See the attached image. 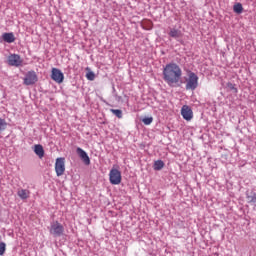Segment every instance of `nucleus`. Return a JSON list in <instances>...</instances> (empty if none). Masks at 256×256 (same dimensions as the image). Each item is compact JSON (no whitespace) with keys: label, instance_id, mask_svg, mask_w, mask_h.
I'll use <instances>...</instances> for the list:
<instances>
[{"label":"nucleus","instance_id":"obj_15","mask_svg":"<svg viewBox=\"0 0 256 256\" xmlns=\"http://www.w3.org/2000/svg\"><path fill=\"white\" fill-rule=\"evenodd\" d=\"M163 167H165V163L163 162V160H157L154 162V170L155 171H161V169H163Z\"/></svg>","mask_w":256,"mask_h":256},{"label":"nucleus","instance_id":"obj_18","mask_svg":"<svg viewBox=\"0 0 256 256\" xmlns=\"http://www.w3.org/2000/svg\"><path fill=\"white\" fill-rule=\"evenodd\" d=\"M234 13L241 14L243 13V5L241 3H237L233 7Z\"/></svg>","mask_w":256,"mask_h":256},{"label":"nucleus","instance_id":"obj_20","mask_svg":"<svg viewBox=\"0 0 256 256\" xmlns=\"http://www.w3.org/2000/svg\"><path fill=\"white\" fill-rule=\"evenodd\" d=\"M6 249H7V245L4 242H0V256L5 255Z\"/></svg>","mask_w":256,"mask_h":256},{"label":"nucleus","instance_id":"obj_19","mask_svg":"<svg viewBox=\"0 0 256 256\" xmlns=\"http://www.w3.org/2000/svg\"><path fill=\"white\" fill-rule=\"evenodd\" d=\"M5 129H7V122L5 119L0 118V133L1 131H5Z\"/></svg>","mask_w":256,"mask_h":256},{"label":"nucleus","instance_id":"obj_17","mask_svg":"<svg viewBox=\"0 0 256 256\" xmlns=\"http://www.w3.org/2000/svg\"><path fill=\"white\" fill-rule=\"evenodd\" d=\"M110 111L117 117L118 119H123V111L119 109H110Z\"/></svg>","mask_w":256,"mask_h":256},{"label":"nucleus","instance_id":"obj_4","mask_svg":"<svg viewBox=\"0 0 256 256\" xmlns=\"http://www.w3.org/2000/svg\"><path fill=\"white\" fill-rule=\"evenodd\" d=\"M121 171L118 169L112 168L109 173V181L111 185L121 184Z\"/></svg>","mask_w":256,"mask_h":256},{"label":"nucleus","instance_id":"obj_1","mask_svg":"<svg viewBox=\"0 0 256 256\" xmlns=\"http://www.w3.org/2000/svg\"><path fill=\"white\" fill-rule=\"evenodd\" d=\"M182 75L181 67L175 63H169L163 69V79L170 87L177 85L181 81Z\"/></svg>","mask_w":256,"mask_h":256},{"label":"nucleus","instance_id":"obj_2","mask_svg":"<svg viewBox=\"0 0 256 256\" xmlns=\"http://www.w3.org/2000/svg\"><path fill=\"white\" fill-rule=\"evenodd\" d=\"M188 77L186 78V90L195 91L199 87V76L192 72L191 70L187 71Z\"/></svg>","mask_w":256,"mask_h":256},{"label":"nucleus","instance_id":"obj_14","mask_svg":"<svg viewBox=\"0 0 256 256\" xmlns=\"http://www.w3.org/2000/svg\"><path fill=\"white\" fill-rule=\"evenodd\" d=\"M17 195L18 197H20V199L25 200L29 199V195H31V192L27 189H20L18 190Z\"/></svg>","mask_w":256,"mask_h":256},{"label":"nucleus","instance_id":"obj_16","mask_svg":"<svg viewBox=\"0 0 256 256\" xmlns=\"http://www.w3.org/2000/svg\"><path fill=\"white\" fill-rule=\"evenodd\" d=\"M246 199H247L248 203H256V193L251 192L250 194H247Z\"/></svg>","mask_w":256,"mask_h":256},{"label":"nucleus","instance_id":"obj_6","mask_svg":"<svg viewBox=\"0 0 256 256\" xmlns=\"http://www.w3.org/2000/svg\"><path fill=\"white\" fill-rule=\"evenodd\" d=\"M8 64L11 65V67H21L23 60L19 54H11L8 56Z\"/></svg>","mask_w":256,"mask_h":256},{"label":"nucleus","instance_id":"obj_12","mask_svg":"<svg viewBox=\"0 0 256 256\" xmlns=\"http://www.w3.org/2000/svg\"><path fill=\"white\" fill-rule=\"evenodd\" d=\"M168 35L169 37H172V39H179L183 37V33L177 28H171Z\"/></svg>","mask_w":256,"mask_h":256},{"label":"nucleus","instance_id":"obj_22","mask_svg":"<svg viewBox=\"0 0 256 256\" xmlns=\"http://www.w3.org/2000/svg\"><path fill=\"white\" fill-rule=\"evenodd\" d=\"M86 79H88V81H95V73L93 72H88L86 74Z\"/></svg>","mask_w":256,"mask_h":256},{"label":"nucleus","instance_id":"obj_8","mask_svg":"<svg viewBox=\"0 0 256 256\" xmlns=\"http://www.w3.org/2000/svg\"><path fill=\"white\" fill-rule=\"evenodd\" d=\"M39 79L35 71H29L24 78V85H35Z\"/></svg>","mask_w":256,"mask_h":256},{"label":"nucleus","instance_id":"obj_10","mask_svg":"<svg viewBox=\"0 0 256 256\" xmlns=\"http://www.w3.org/2000/svg\"><path fill=\"white\" fill-rule=\"evenodd\" d=\"M77 153L79 157L82 159L83 163H85V165H91V159H89V155H87V152H85L81 148H77Z\"/></svg>","mask_w":256,"mask_h":256},{"label":"nucleus","instance_id":"obj_21","mask_svg":"<svg viewBox=\"0 0 256 256\" xmlns=\"http://www.w3.org/2000/svg\"><path fill=\"white\" fill-rule=\"evenodd\" d=\"M142 123H144V125H151L153 123V117H147L142 119Z\"/></svg>","mask_w":256,"mask_h":256},{"label":"nucleus","instance_id":"obj_9","mask_svg":"<svg viewBox=\"0 0 256 256\" xmlns=\"http://www.w3.org/2000/svg\"><path fill=\"white\" fill-rule=\"evenodd\" d=\"M181 115L185 121H191L193 119V110L187 105H184L181 109Z\"/></svg>","mask_w":256,"mask_h":256},{"label":"nucleus","instance_id":"obj_11","mask_svg":"<svg viewBox=\"0 0 256 256\" xmlns=\"http://www.w3.org/2000/svg\"><path fill=\"white\" fill-rule=\"evenodd\" d=\"M34 153L39 157V159H43V157H45V149H43V145H34Z\"/></svg>","mask_w":256,"mask_h":256},{"label":"nucleus","instance_id":"obj_3","mask_svg":"<svg viewBox=\"0 0 256 256\" xmlns=\"http://www.w3.org/2000/svg\"><path fill=\"white\" fill-rule=\"evenodd\" d=\"M50 235L53 237H61L65 233V228L59 221L52 222L49 228Z\"/></svg>","mask_w":256,"mask_h":256},{"label":"nucleus","instance_id":"obj_7","mask_svg":"<svg viewBox=\"0 0 256 256\" xmlns=\"http://www.w3.org/2000/svg\"><path fill=\"white\" fill-rule=\"evenodd\" d=\"M51 79L55 81V83H62L65 79V75H63V72L57 68H52V74Z\"/></svg>","mask_w":256,"mask_h":256},{"label":"nucleus","instance_id":"obj_5","mask_svg":"<svg viewBox=\"0 0 256 256\" xmlns=\"http://www.w3.org/2000/svg\"><path fill=\"white\" fill-rule=\"evenodd\" d=\"M55 171L57 177H61L65 174V158H57L55 162Z\"/></svg>","mask_w":256,"mask_h":256},{"label":"nucleus","instance_id":"obj_13","mask_svg":"<svg viewBox=\"0 0 256 256\" xmlns=\"http://www.w3.org/2000/svg\"><path fill=\"white\" fill-rule=\"evenodd\" d=\"M2 39L5 43H15V34H13V32L4 33Z\"/></svg>","mask_w":256,"mask_h":256}]
</instances>
